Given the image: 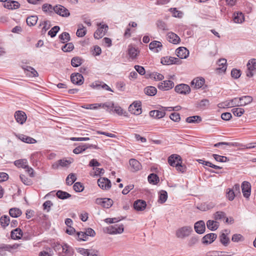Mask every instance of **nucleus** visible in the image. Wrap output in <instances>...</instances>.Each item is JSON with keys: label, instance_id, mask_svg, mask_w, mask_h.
Wrapping results in <instances>:
<instances>
[{"label": "nucleus", "instance_id": "obj_1", "mask_svg": "<svg viewBox=\"0 0 256 256\" xmlns=\"http://www.w3.org/2000/svg\"><path fill=\"white\" fill-rule=\"evenodd\" d=\"M193 232L191 226H186L178 228L175 232L176 236L180 240H184L190 236Z\"/></svg>", "mask_w": 256, "mask_h": 256}, {"label": "nucleus", "instance_id": "obj_2", "mask_svg": "<svg viewBox=\"0 0 256 256\" xmlns=\"http://www.w3.org/2000/svg\"><path fill=\"white\" fill-rule=\"evenodd\" d=\"M124 230V226L122 224H115L110 226L104 229V232L110 234H122Z\"/></svg>", "mask_w": 256, "mask_h": 256}, {"label": "nucleus", "instance_id": "obj_3", "mask_svg": "<svg viewBox=\"0 0 256 256\" xmlns=\"http://www.w3.org/2000/svg\"><path fill=\"white\" fill-rule=\"evenodd\" d=\"M174 82L170 80H164L158 84V88L159 90L166 91L168 90L174 88Z\"/></svg>", "mask_w": 256, "mask_h": 256}, {"label": "nucleus", "instance_id": "obj_4", "mask_svg": "<svg viewBox=\"0 0 256 256\" xmlns=\"http://www.w3.org/2000/svg\"><path fill=\"white\" fill-rule=\"evenodd\" d=\"M53 10L60 16L67 17L70 15L68 10L62 5H56L53 8Z\"/></svg>", "mask_w": 256, "mask_h": 256}, {"label": "nucleus", "instance_id": "obj_5", "mask_svg": "<svg viewBox=\"0 0 256 256\" xmlns=\"http://www.w3.org/2000/svg\"><path fill=\"white\" fill-rule=\"evenodd\" d=\"M14 164L18 168H22L26 169V171L29 174L30 176H32V172H30L32 168L28 166L27 160H26L22 159L16 160L14 161Z\"/></svg>", "mask_w": 256, "mask_h": 256}, {"label": "nucleus", "instance_id": "obj_6", "mask_svg": "<svg viewBox=\"0 0 256 256\" xmlns=\"http://www.w3.org/2000/svg\"><path fill=\"white\" fill-rule=\"evenodd\" d=\"M96 203L102 206L104 208H108L112 206L113 201L108 198H98L96 200Z\"/></svg>", "mask_w": 256, "mask_h": 256}, {"label": "nucleus", "instance_id": "obj_7", "mask_svg": "<svg viewBox=\"0 0 256 256\" xmlns=\"http://www.w3.org/2000/svg\"><path fill=\"white\" fill-rule=\"evenodd\" d=\"M241 187L244 196L246 198H248L251 193L250 184L247 181H244L242 183Z\"/></svg>", "mask_w": 256, "mask_h": 256}, {"label": "nucleus", "instance_id": "obj_8", "mask_svg": "<svg viewBox=\"0 0 256 256\" xmlns=\"http://www.w3.org/2000/svg\"><path fill=\"white\" fill-rule=\"evenodd\" d=\"M74 253L73 248L68 244L63 243V247L59 256H72Z\"/></svg>", "mask_w": 256, "mask_h": 256}, {"label": "nucleus", "instance_id": "obj_9", "mask_svg": "<svg viewBox=\"0 0 256 256\" xmlns=\"http://www.w3.org/2000/svg\"><path fill=\"white\" fill-rule=\"evenodd\" d=\"M175 91L180 94H186L190 92V86L186 84H180L177 85L174 88Z\"/></svg>", "mask_w": 256, "mask_h": 256}, {"label": "nucleus", "instance_id": "obj_10", "mask_svg": "<svg viewBox=\"0 0 256 256\" xmlns=\"http://www.w3.org/2000/svg\"><path fill=\"white\" fill-rule=\"evenodd\" d=\"M140 102H134L128 108L129 111L132 114L138 115L142 113Z\"/></svg>", "mask_w": 256, "mask_h": 256}, {"label": "nucleus", "instance_id": "obj_11", "mask_svg": "<svg viewBox=\"0 0 256 256\" xmlns=\"http://www.w3.org/2000/svg\"><path fill=\"white\" fill-rule=\"evenodd\" d=\"M168 162L170 166H176V164L182 163V160L180 156L173 154L168 157Z\"/></svg>", "mask_w": 256, "mask_h": 256}, {"label": "nucleus", "instance_id": "obj_12", "mask_svg": "<svg viewBox=\"0 0 256 256\" xmlns=\"http://www.w3.org/2000/svg\"><path fill=\"white\" fill-rule=\"evenodd\" d=\"M108 30V26L106 24H102L98 28L94 34V37L96 39H100L103 37Z\"/></svg>", "mask_w": 256, "mask_h": 256}, {"label": "nucleus", "instance_id": "obj_13", "mask_svg": "<svg viewBox=\"0 0 256 256\" xmlns=\"http://www.w3.org/2000/svg\"><path fill=\"white\" fill-rule=\"evenodd\" d=\"M98 184L103 190H108L111 187L110 181L107 178H100L98 180Z\"/></svg>", "mask_w": 256, "mask_h": 256}, {"label": "nucleus", "instance_id": "obj_14", "mask_svg": "<svg viewBox=\"0 0 256 256\" xmlns=\"http://www.w3.org/2000/svg\"><path fill=\"white\" fill-rule=\"evenodd\" d=\"M3 6L6 8L13 10L18 8L20 7V4L17 1L6 0L3 4Z\"/></svg>", "mask_w": 256, "mask_h": 256}, {"label": "nucleus", "instance_id": "obj_15", "mask_svg": "<svg viewBox=\"0 0 256 256\" xmlns=\"http://www.w3.org/2000/svg\"><path fill=\"white\" fill-rule=\"evenodd\" d=\"M72 82L76 84L81 85L84 82L83 76L79 73L72 74L70 76Z\"/></svg>", "mask_w": 256, "mask_h": 256}, {"label": "nucleus", "instance_id": "obj_16", "mask_svg": "<svg viewBox=\"0 0 256 256\" xmlns=\"http://www.w3.org/2000/svg\"><path fill=\"white\" fill-rule=\"evenodd\" d=\"M194 229L196 232L198 234L204 233L206 230L204 222L203 220H199L196 222L194 225Z\"/></svg>", "mask_w": 256, "mask_h": 256}, {"label": "nucleus", "instance_id": "obj_17", "mask_svg": "<svg viewBox=\"0 0 256 256\" xmlns=\"http://www.w3.org/2000/svg\"><path fill=\"white\" fill-rule=\"evenodd\" d=\"M14 118L16 122L21 124H22L26 120L25 112L21 110H18L15 112Z\"/></svg>", "mask_w": 256, "mask_h": 256}, {"label": "nucleus", "instance_id": "obj_18", "mask_svg": "<svg viewBox=\"0 0 256 256\" xmlns=\"http://www.w3.org/2000/svg\"><path fill=\"white\" fill-rule=\"evenodd\" d=\"M205 82L204 79L202 78H194L191 82L192 86L194 88L198 89L201 88Z\"/></svg>", "mask_w": 256, "mask_h": 256}, {"label": "nucleus", "instance_id": "obj_19", "mask_svg": "<svg viewBox=\"0 0 256 256\" xmlns=\"http://www.w3.org/2000/svg\"><path fill=\"white\" fill-rule=\"evenodd\" d=\"M176 53L180 58H186L188 56L189 51L184 47H180L176 49Z\"/></svg>", "mask_w": 256, "mask_h": 256}, {"label": "nucleus", "instance_id": "obj_20", "mask_svg": "<svg viewBox=\"0 0 256 256\" xmlns=\"http://www.w3.org/2000/svg\"><path fill=\"white\" fill-rule=\"evenodd\" d=\"M146 206V202L144 200H138L134 202V208L138 211L144 210Z\"/></svg>", "mask_w": 256, "mask_h": 256}, {"label": "nucleus", "instance_id": "obj_21", "mask_svg": "<svg viewBox=\"0 0 256 256\" xmlns=\"http://www.w3.org/2000/svg\"><path fill=\"white\" fill-rule=\"evenodd\" d=\"M216 234L214 233L207 234L203 237L202 243L204 244H210L216 239Z\"/></svg>", "mask_w": 256, "mask_h": 256}, {"label": "nucleus", "instance_id": "obj_22", "mask_svg": "<svg viewBox=\"0 0 256 256\" xmlns=\"http://www.w3.org/2000/svg\"><path fill=\"white\" fill-rule=\"evenodd\" d=\"M150 116L155 118H160L166 115L164 110H153L150 112Z\"/></svg>", "mask_w": 256, "mask_h": 256}, {"label": "nucleus", "instance_id": "obj_23", "mask_svg": "<svg viewBox=\"0 0 256 256\" xmlns=\"http://www.w3.org/2000/svg\"><path fill=\"white\" fill-rule=\"evenodd\" d=\"M167 40L174 44H178L180 42V38L176 34L170 32L167 34Z\"/></svg>", "mask_w": 256, "mask_h": 256}, {"label": "nucleus", "instance_id": "obj_24", "mask_svg": "<svg viewBox=\"0 0 256 256\" xmlns=\"http://www.w3.org/2000/svg\"><path fill=\"white\" fill-rule=\"evenodd\" d=\"M162 47V44L160 42L154 40L149 44V48L150 50H154V52H158Z\"/></svg>", "mask_w": 256, "mask_h": 256}, {"label": "nucleus", "instance_id": "obj_25", "mask_svg": "<svg viewBox=\"0 0 256 256\" xmlns=\"http://www.w3.org/2000/svg\"><path fill=\"white\" fill-rule=\"evenodd\" d=\"M238 100L240 102V106H244L251 103L253 100V98L251 96H246L239 98Z\"/></svg>", "mask_w": 256, "mask_h": 256}, {"label": "nucleus", "instance_id": "obj_26", "mask_svg": "<svg viewBox=\"0 0 256 256\" xmlns=\"http://www.w3.org/2000/svg\"><path fill=\"white\" fill-rule=\"evenodd\" d=\"M70 163L71 162L69 160H60L54 164L52 165V168L54 169H57L58 168L59 166H61L62 167H66L68 166Z\"/></svg>", "mask_w": 256, "mask_h": 256}, {"label": "nucleus", "instance_id": "obj_27", "mask_svg": "<svg viewBox=\"0 0 256 256\" xmlns=\"http://www.w3.org/2000/svg\"><path fill=\"white\" fill-rule=\"evenodd\" d=\"M130 164L131 167V170L132 171H138L140 170L141 168L140 162L136 159H130Z\"/></svg>", "mask_w": 256, "mask_h": 256}, {"label": "nucleus", "instance_id": "obj_28", "mask_svg": "<svg viewBox=\"0 0 256 256\" xmlns=\"http://www.w3.org/2000/svg\"><path fill=\"white\" fill-rule=\"evenodd\" d=\"M22 236V230L19 228H16L12 230L10 232V236L12 239L18 240L21 238Z\"/></svg>", "mask_w": 256, "mask_h": 256}, {"label": "nucleus", "instance_id": "obj_29", "mask_svg": "<svg viewBox=\"0 0 256 256\" xmlns=\"http://www.w3.org/2000/svg\"><path fill=\"white\" fill-rule=\"evenodd\" d=\"M206 226L210 230L214 231L218 228L219 223L215 220H208L206 222Z\"/></svg>", "mask_w": 256, "mask_h": 256}, {"label": "nucleus", "instance_id": "obj_30", "mask_svg": "<svg viewBox=\"0 0 256 256\" xmlns=\"http://www.w3.org/2000/svg\"><path fill=\"white\" fill-rule=\"evenodd\" d=\"M144 93L149 96H154L157 92V90L154 86H148L144 89Z\"/></svg>", "mask_w": 256, "mask_h": 256}, {"label": "nucleus", "instance_id": "obj_31", "mask_svg": "<svg viewBox=\"0 0 256 256\" xmlns=\"http://www.w3.org/2000/svg\"><path fill=\"white\" fill-rule=\"evenodd\" d=\"M9 214L12 218H18L21 216L22 212L18 208H13L10 209Z\"/></svg>", "mask_w": 256, "mask_h": 256}, {"label": "nucleus", "instance_id": "obj_32", "mask_svg": "<svg viewBox=\"0 0 256 256\" xmlns=\"http://www.w3.org/2000/svg\"><path fill=\"white\" fill-rule=\"evenodd\" d=\"M10 222V218L8 216L4 215L0 218V224L3 228H6Z\"/></svg>", "mask_w": 256, "mask_h": 256}, {"label": "nucleus", "instance_id": "obj_33", "mask_svg": "<svg viewBox=\"0 0 256 256\" xmlns=\"http://www.w3.org/2000/svg\"><path fill=\"white\" fill-rule=\"evenodd\" d=\"M138 53L139 51L138 50V49L132 46H128V54L129 55V56L132 59L136 58Z\"/></svg>", "mask_w": 256, "mask_h": 256}, {"label": "nucleus", "instance_id": "obj_34", "mask_svg": "<svg viewBox=\"0 0 256 256\" xmlns=\"http://www.w3.org/2000/svg\"><path fill=\"white\" fill-rule=\"evenodd\" d=\"M234 21L236 23H242L244 21V16L242 12H236L234 14Z\"/></svg>", "mask_w": 256, "mask_h": 256}, {"label": "nucleus", "instance_id": "obj_35", "mask_svg": "<svg viewBox=\"0 0 256 256\" xmlns=\"http://www.w3.org/2000/svg\"><path fill=\"white\" fill-rule=\"evenodd\" d=\"M98 105L100 106L98 107L102 108H106V110L111 111L113 109V107H114V103L112 102H106L103 104H98Z\"/></svg>", "mask_w": 256, "mask_h": 256}, {"label": "nucleus", "instance_id": "obj_36", "mask_svg": "<svg viewBox=\"0 0 256 256\" xmlns=\"http://www.w3.org/2000/svg\"><path fill=\"white\" fill-rule=\"evenodd\" d=\"M226 60L224 58L219 60L218 64L220 66L217 70H220L221 72H224L226 69Z\"/></svg>", "mask_w": 256, "mask_h": 256}, {"label": "nucleus", "instance_id": "obj_37", "mask_svg": "<svg viewBox=\"0 0 256 256\" xmlns=\"http://www.w3.org/2000/svg\"><path fill=\"white\" fill-rule=\"evenodd\" d=\"M56 195L58 198L62 200L66 199L71 196V195L68 192L60 190L56 192Z\"/></svg>", "mask_w": 256, "mask_h": 256}, {"label": "nucleus", "instance_id": "obj_38", "mask_svg": "<svg viewBox=\"0 0 256 256\" xmlns=\"http://www.w3.org/2000/svg\"><path fill=\"white\" fill-rule=\"evenodd\" d=\"M148 178L149 182L153 184H156L160 180L158 176L155 174H150Z\"/></svg>", "mask_w": 256, "mask_h": 256}, {"label": "nucleus", "instance_id": "obj_39", "mask_svg": "<svg viewBox=\"0 0 256 256\" xmlns=\"http://www.w3.org/2000/svg\"><path fill=\"white\" fill-rule=\"evenodd\" d=\"M86 28L82 24L78 25V29L76 34L78 37H82L86 35Z\"/></svg>", "mask_w": 256, "mask_h": 256}, {"label": "nucleus", "instance_id": "obj_40", "mask_svg": "<svg viewBox=\"0 0 256 256\" xmlns=\"http://www.w3.org/2000/svg\"><path fill=\"white\" fill-rule=\"evenodd\" d=\"M236 196L234 190L231 188H228L226 190V197L230 201H232L234 200Z\"/></svg>", "mask_w": 256, "mask_h": 256}, {"label": "nucleus", "instance_id": "obj_41", "mask_svg": "<svg viewBox=\"0 0 256 256\" xmlns=\"http://www.w3.org/2000/svg\"><path fill=\"white\" fill-rule=\"evenodd\" d=\"M59 38L62 43L66 42L70 40V39L69 34L66 32H63L59 36Z\"/></svg>", "mask_w": 256, "mask_h": 256}, {"label": "nucleus", "instance_id": "obj_42", "mask_svg": "<svg viewBox=\"0 0 256 256\" xmlns=\"http://www.w3.org/2000/svg\"><path fill=\"white\" fill-rule=\"evenodd\" d=\"M76 180V175L74 174H70L66 178V182L67 185H72Z\"/></svg>", "mask_w": 256, "mask_h": 256}, {"label": "nucleus", "instance_id": "obj_43", "mask_svg": "<svg viewBox=\"0 0 256 256\" xmlns=\"http://www.w3.org/2000/svg\"><path fill=\"white\" fill-rule=\"evenodd\" d=\"M168 198V194L166 191L165 190H161L159 194V199L158 202L163 204L166 200Z\"/></svg>", "mask_w": 256, "mask_h": 256}, {"label": "nucleus", "instance_id": "obj_44", "mask_svg": "<svg viewBox=\"0 0 256 256\" xmlns=\"http://www.w3.org/2000/svg\"><path fill=\"white\" fill-rule=\"evenodd\" d=\"M212 156L216 161L218 162H224L229 161L228 158L225 156H222L216 154H213Z\"/></svg>", "mask_w": 256, "mask_h": 256}, {"label": "nucleus", "instance_id": "obj_45", "mask_svg": "<svg viewBox=\"0 0 256 256\" xmlns=\"http://www.w3.org/2000/svg\"><path fill=\"white\" fill-rule=\"evenodd\" d=\"M202 121V118L198 116H189L186 118V122L188 123H194L195 122H200Z\"/></svg>", "mask_w": 256, "mask_h": 256}, {"label": "nucleus", "instance_id": "obj_46", "mask_svg": "<svg viewBox=\"0 0 256 256\" xmlns=\"http://www.w3.org/2000/svg\"><path fill=\"white\" fill-rule=\"evenodd\" d=\"M90 148L88 146L87 144H84L82 146H77L73 150V152L75 154H78L83 152H84L86 150Z\"/></svg>", "mask_w": 256, "mask_h": 256}, {"label": "nucleus", "instance_id": "obj_47", "mask_svg": "<svg viewBox=\"0 0 256 256\" xmlns=\"http://www.w3.org/2000/svg\"><path fill=\"white\" fill-rule=\"evenodd\" d=\"M198 241V237L196 236H192L188 240V247H192L194 246Z\"/></svg>", "mask_w": 256, "mask_h": 256}, {"label": "nucleus", "instance_id": "obj_48", "mask_svg": "<svg viewBox=\"0 0 256 256\" xmlns=\"http://www.w3.org/2000/svg\"><path fill=\"white\" fill-rule=\"evenodd\" d=\"M246 66L248 70H256V59L252 58L250 60Z\"/></svg>", "mask_w": 256, "mask_h": 256}, {"label": "nucleus", "instance_id": "obj_49", "mask_svg": "<svg viewBox=\"0 0 256 256\" xmlns=\"http://www.w3.org/2000/svg\"><path fill=\"white\" fill-rule=\"evenodd\" d=\"M220 242L224 246H228L230 242V239L224 233H222L220 236Z\"/></svg>", "mask_w": 256, "mask_h": 256}, {"label": "nucleus", "instance_id": "obj_50", "mask_svg": "<svg viewBox=\"0 0 256 256\" xmlns=\"http://www.w3.org/2000/svg\"><path fill=\"white\" fill-rule=\"evenodd\" d=\"M156 25L158 28L160 30H168V28L166 24L162 20H158L156 22Z\"/></svg>", "mask_w": 256, "mask_h": 256}, {"label": "nucleus", "instance_id": "obj_51", "mask_svg": "<svg viewBox=\"0 0 256 256\" xmlns=\"http://www.w3.org/2000/svg\"><path fill=\"white\" fill-rule=\"evenodd\" d=\"M226 215L225 212L218 211L214 214V218L215 220H221L226 218Z\"/></svg>", "mask_w": 256, "mask_h": 256}, {"label": "nucleus", "instance_id": "obj_52", "mask_svg": "<svg viewBox=\"0 0 256 256\" xmlns=\"http://www.w3.org/2000/svg\"><path fill=\"white\" fill-rule=\"evenodd\" d=\"M52 247L55 252H58V256H59V252L62 251L63 247V244H60L58 242H54L52 244Z\"/></svg>", "mask_w": 256, "mask_h": 256}, {"label": "nucleus", "instance_id": "obj_53", "mask_svg": "<svg viewBox=\"0 0 256 256\" xmlns=\"http://www.w3.org/2000/svg\"><path fill=\"white\" fill-rule=\"evenodd\" d=\"M82 64V59L79 57H74L72 59L71 64L74 67H78Z\"/></svg>", "mask_w": 256, "mask_h": 256}, {"label": "nucleus", "instance_id": "obj_54", "mask_svg": "<svg viewBox=\"0 0 256 256\" xmlns=\"http://www.w3.org/2000/svg\"><path fill=\"white\" fill-rule=\"evenodd\" d=\"M74 46L72 43L69 42L64 45L62 49L64 52H70L73 50Z\"/></svg>", "mask_w": 256, "mask_h": 256}, {"label": "nucleus", "instance_id": "obj_55", "mask_svg": "<svg viewBox=\"0 0 256 256\" xmlns=\"http://www.w3.org/2000/svg\"><path fill=\"white\" fill-rule=\"evenodd\" d=\"M233 114L236 116H240L244 112V110L242 108H234L232 110Z\"/></svg>", "mask_w": 256, "mask_h": 256}, {"label": "nucleus", "instance_id": "obj_56", "mask_svg": "<svg viewBox=\"0 0 256 256\" xmlns=\"http://www.w3.org/2000/svg\"><path fill=\"white\" fill-rule=\"evenodd\" d=\"M150 76L155 80H162L164 78V76L162 74L158 72H152L150 74Z\"/></svg>", "mask_w": 256, "mask_h": 256}, {"label": "nucleus", "instance_id": "obj_57", "mask_svg": "<svg viewBox=\"0 0 256 256\" xmlns=\"http://www.w3.org/2000/svg\"><path fill=\"white\" fill-rule=\"evenodd\" d=\"M60 29L58 26H54L48 32V34L52 38H54L56 36Z\"/></svg>", "mask_w": 256, "mask_h": 256}, {"label": "nucleus", "instance_id": "obj_58", "mask_svg": "<svg viewBox=\"0 0 256 256\" xmlns=\"http://www.w3.org/2000/svg\"><path fill=\"white\" fill-rule=\"evenodd\" d=\"M100 106V105H98V104H84L82 106V107L88 110H96Z\"/></svg>", "mask_w": 256, "mask_h": 256}, {"label": "nucleus", "instance_id": "obj_59", "mask_svg": "<svg viewBox=\"0 0 256 256\" xmlns=\"http://www.w3.org/2000/svg\"><path fill=\"white\" fill-rule=\"evenodd\" d=\"M240 104V102L238 100V98H236L230 100L227 105L230 107H232L234 106H239Z\"/></svg>", "mask_w": 256, "mask_h": 256}, {"label": "nucleus", "instance_id": "obj_60", "mask_svg": "<svg viewBox=\"0 0 256 256\" xmlns=\"http://www.w3.org/2000/svg\"><path fill=\"white\" fill-rule=\"evenodd\" d=\"M170 118L175 122H178L180 120V115L176 112L172 113L170 116Z\"/></svg>", "mask_w": 256, "mask_h": 256}, {"label": "nucleus", "instance_id": "obj_61", "mask_svg": "<svg viewBox=\"0 0 256 256\" xmlns=\"http://www.w3.org/2000/svg\"><path fill=\"white\" fill-rule=\"evenodd\" d=\"M73 188L76 192H82L84 190V186L80 182H76L73 186Z\"/></svg>", "mask_w": 256, "mask_h": 256}, {"label": "nucleus", "instance_id": "obj_62", "mask_svg": "<svg viewBox=\"0 0 256 256\" xmlns=\"http://www.w3.org/2000/svg\"><path fill=\"white\" fill-rule=\"evenodd\" d=\"M19 138L24 142L28 144H32V138L22 134L20 136Z\"/></svg>", "mask_w": 256, "mask_h": 256}, {"label": "nucleus", "instance_id": "obj_63", "mask_svg": "<svg viewBox=\"0 0 256 256\" xmlns=\"http://www.w3.org/2000/svg\"><path fill=\"white\" fill-rule=\"evenodd\" d=\"M47 251H42L39 253V256H52L53 252L50 248H46Z\"/></svg>", "mask_w": 256, "mask_h": 256}, {"label": "nucleus", "instance_id": "obj_64", "mask_svg": "<svg viewBox=\"0 0 256 256\" xmlns=\"http://www.w3.org/2000/svg\"><path fill=\"white\" fill-rule=\"evenodd\" d=\"M170 11L172 13L173 16L176 18H181L182 16V13L181 12L177 10L176 8H170Z\"/></svg>", "mask_w": 256, "mask_h": 256}]
</instances>
